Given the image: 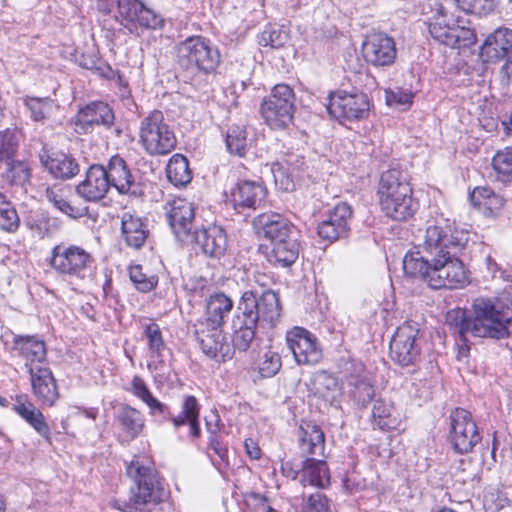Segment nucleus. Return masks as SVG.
Returning <instances> with one entry per match:
<instances>
[{"mask_svg":"<svg viewBox=\"0 0 512 512\" xmlns=\"http://www.w3.org/2000/svg\"><path fill=\"white\" fill-rule=\"evenodd\" d=\"M446 324L463 342L468 334L503 339L512 334V311L499 301L479 297L472 303V315L452 309L446 314Z\"/></svg>","mask_w":512,"mask_h":512,"instance_id":"nucleus-1","label":"nucleus"},{"mask_svg":"<svg viewBox=\"0 0 512 512\" xmlns=\"http://www.w3.org/2000/svg\"><path fill=\"white\" fill-rule=\"evenodd\" d=\"M442 234L436 252L429 258L432 260L429 286L434 289L463 288L470 282L469 272L458 255L467 247L470 240L469 233L457 229L452 224V230Z\"/></svg>","mask_w":512,"mask_h":512,"instance_id":"nucleus-2","label":"nucleus"},{"mask_svg":"<svg viewBox=\"0 0 512 512\" xmlns=\"http://www.w3.org/2000/svg\"><path fill=\"white\" fill-rule=\"evenodd\" d=\"M377 194L382 211L394 220H406L417 209L407 175L400 169L392 168L381 174Z\"/></svg>","mask_w":512,"mask_h":512,"instance_id":"nucleus-3","label":"nucleus"},{"mask_svg":"<svg viewBox=\"0 0 512 512\" xmlns=\"http://www.w3.org/2000/svg\"><path fill=\"white\" fill-rule=\"evenodd\" d=\"M126 470L137 487L132 490L129 502L115 503L117 509L123 512H149L147 505L157 504L166 497L161 478L152 465L135 458L127 465Z\"/></svg>","mask_w":512,"mask_h":512,"instance_id":"nucleus-4","label":"nucleus"},{"mask_svg":"<svg viewBox=\"0 0 512 512\" xmlns=\"http://www.w3.org/2000/svg\"><path fill=\"white\" fill-rule=\"evenodd\" d=\"M176 61L179 66L191 73L208 75L216 71L221 62V54L210 39L195 35L187 37L175 46Z\"/></svg>","mask_w":512,"mask_h":512,"instance_id":"nucleus-5","label":"nucleus"},{"mask_svg":"<svg viewBox=\"0 0 512 512\" xmlns=\"http://www.w3.org/2000/svg\"><path fill=\"white\" fill-rule=\"evenodd\" d=\"M49 264L64 279L84 281L92 277L94 259L78 245L60 243L53 247Z\"/></svg>","mask_w":512,"mask_h":512,"instance_id":"nucleus-6","label":"nucleus"},{"mask_svg":"<svg viewBox=\"0 0 512 512\" xmlns=\"http://www.w3.org/2000/svg\"><path fill=\"white\" fill-rule=\"evenodd\" d=\"M452 223L448 219H440L426 228L422 250L411 251L403 259V270L407 276L421 278L429 284L432 272L431 255L436 252L442 233H449Z\"/></svg>","mask_w":512,"mask_h":512,"instance_id":"nucleus-7","label":"nucleus"},{"mask_svg":"<svg viewBox=\"0 0 512 512\" xmlns=\"http://www.w3.org/2000/svg\"><path fill=\"white\" fill-rule=\"evenodd\" d=\"M139 139L143 149L152 156L166 155L174 150L177 144L172 127L159 110L150 112L141 120Z\"/></svg>","mask_w":512,"mask_h":512,"instance_id":"nucleus-8","label":"nucleus"},{"mask_svg":"<svg viewBox=\"0 0 512 512\" xmlns=\"http://www.w3.org/2000/svg\"><path fill=\"white\" fill-rule=\"evenodd\" d=\"M295 93L284 83L275 85L260 105V114L272 130H284L293 121Z\"/></svg>","mask_w":512,"mask_h":512,"instance_id":"nucleus-9","label":"nucleus"},{"mask_svg":"<svg viewBox=\"0 0 512 512\" xmlns=\"http://www.w3.org/2000/svg\"><path fill=\"white\" fill-rule=\"evenodd\" d=\"M237 308L248 316L250 321L252 319L264 328L275 327L282 312L279 296L272 290L263 291L260 295L253 291H245Z\"/></svg>","mask_w":512,"mask_h":512,"instance_id":"nucleus-10","label":"nucleus"},{"mask_svg":"<svg viewBox=\"0 0 512 512\" xmlns=\"http://www.w3.org/2000/svg\"><path fill=\"white\" fill-rule=\"evenodd\" d=\"M116 20L130 33L139 35L144 30L163 27V17L142 0H117Z\"/></svg>","mask_w":512,"mask_h":512,"instance_id":"nucleus-11","label":"nucleus"},{"mask_svg":"<svg viewBox=\"0 0 512 512\" xmlns=\"http://www.w3.org/2000/svg\"><path fill=\"white\" fill-rule=\"evenodd\" d=\"M431 36L438 42L453 47H466L475 42L473 30L460 25L459 20L448 17L442 7L429 24Z\"/></svg>","mask_w":512,"mask_h":512,"instance_id":"nucleus-12","label":"nucleus"},{"mask_svg":"<svg viewBox=\"0 0 512 512\" xmlns=\"http://www.w3.org/2000/svg\"><path fill=\"white\" fill-rule=\"evenodd\" d=\"M327 110L339 122L362 120L369 115L370 102L365 93L338 91L330 95Z\"/></svg>","mask_w":512,"mask_h":512,"instance_id":"nucleus-13","label":"nucleus"},{"mask_svg":"<svg viewBox=\"0 0 512 512\" xmlns=\"http://www.w3.org/2000/svg\"><path fill=\"white\" fill-rule=\"evenodd\" d=\"M481 440L477 425L472 414L463 409L456 408L450 414L449 442L452 448L459 454L472 451Z\"/></svg>","mask_w":512,"mask_h":512,"instance_id":"nucleus-14","label":"nucleus"},{"mask_svg":"<svg viewBox=\"0 0 512 512\" xmlns=\"http://www.w3.org/2000/svg\"><path fill=\"white\" fill-rule=\"evenodd\" d=\"M419 328L414 322L399 326L390 342V357L401 366L413 365L420 356Z\"/></svg>","mask_w":512,"mask_h":512,"instance_id":"nucleus-15","label":"nucleus"},{"mask_svg":"<svg viewBox=\"0 0 512 512\" xmlns=\"http://www.w3.org/2000/svg\"><path fill=\"white\" fill-rule=\"evenodd\" d=\"M286 343L298 365H314L322 357L317 338L302 327H293L286 333Z\"/></svg>","mask_w":512,"mask_h":512,"instance_id":"nucleus-16","label":"nucleus"},{"mask_svg":"<svg viewBox=\"0 0 512 512\" xmlns=\"http://www.w3.org/2000/svg\"><path fill=\"white\" fill-rule=\"evenodd\" d=\"M165 211L176 238L180 242L190 239L195 217L193 203L184 198H174L166 203Z\"/></svg>","mask_w":512,"mask_h":512,"instance_id":"nucleus-17","label":"nucleus"},{"mask_svg":"<svg viewBox=\"0 0 512 512\" xmlns=\"http://www.w3.org/2000/svg\"><path fill=\"white\" fill-rule=\"evenodd\" d=\"M196 338L203 353L216 361H226L234 354L233 347L227 341L221 327L199 324Z\"/></svg>","mask_w":512,"mask_h":512,"instance_id":"nucleus-18","label":"nucleus"},{"mask_svg":"<svg viewBox=\"0 0 512 512\" xmlns=\"http://www.w3.org/2000/svg\"><path fill=\"white\" fill-rule=\"evenodd\" d=\"M363 57L374 66H389L396 59L397 50L393 38L382 33L369 35L362 45Z\"/></svg>","mask_w":512,"mask_h":512,"instance_id":"nucleus-19","label":"nucleus"},{"mask_svg":"<svg viewBox=\"0 0 512 512\" xmlns=\"http://www.w3.org/2000/svg\"><path fill=\"white\" fill-rule=\"evenodd\" d=\"M352 209L346 203L337 204L326 218L319 223L317 233L320 238L330 242L345 237L349 230Z\"/></svg>","mask_w":512,"mask_h":512,"instance_id":"nucleus-20","label":"nucleus"},{"mask_svg":"<svg viewBox=\"0 0 512 512\" xmlns=\"http://www.w3.org/2000/svg\"><path fill=\"white\" fill-rule=\"evenodd\" d=\"M306 161L300 155H289L283 162L271 165L276 186L285 192L293 191L306 169Z\"/></svg>","mask_w":512,"mask_h":512,"instance_id":"nucleus-21","label":"nucleus"},{"mask_svg":"<svg viewBox=\"0 0 512 512\" xmlns=\"http://www.w3.org/2000/svg\"><path fill=\"white\" fill-rule=\"evenodd\" d=\"M114 113L104 102H94L81 109L76 115L75 130L78 133H88L95 126L111 127L114 123Z\"/></svg>","mask_w":512,"mask_h":512,"instance_id":"nucleus-22","label":"nucleus"},{"mask_svg":"<svg viewBox=\"0 0 512 512\" xmlns=\"http://www.w3.org/2000/svg\"><path fill=\"white\" fill-rule=\"evenodd\" d=\"M13 350L25 360L27 371L48 366L47 348L44 341L36 336L17 335L13 339Z\"/></svg>","mask_w":512,"mask_h":512,"instance_id":"nucleus-23","label":"nucleus"},{"mask_svg":"<svg viewBox=\"0 0 512 512\" xmlns=\"http://www.w3.org/2000/svg\"><path fill=\"white\" fill-rule=\"evenodd\" d=\"M27 372L30 376L31 388L34 396L42 406L52 407L59 398V393L56 381L49 366L32 368Z\"/></svg>","mask_w":512,"mask_h":512,"instance_id":"nucleus-24","label":"nucleus"},{"mask_svg":"<svg viewBox=\"0 0 512 512\" xmlns=\"http://www.w3.org/2000/svg\"><path fill=\"white\" fill-rule=\"evenodd\" d=\"M109 188L105 167L92 165L87 170L85 179L77 185L76 191L86 201L96 202L106 196Z\"/></svg>","mask_w":512,"mask_h":512,"instance_id":"nucleus-25","label":"nucleus"},{"mask_svg":"<svg viewBox=\"0 0 512 512\" xmlns=\"http://www.w3.org/2000/svg\"><path fill=\"white\" fill-rule=\"evenodd\" d=\"M266 188L259 181L242 180L230 191V202L235 209L261 207L266 197Z\"/></svg>","mask_w":512,"mask_h":512,"instance_id":"nucleus-26","label":"nucleus"},{"mask_svg":"<svg viewBox=\"0 0 512 512\" xmlns=\"http://www.w3.org/2000/svg\"><path fill=\"white\" fill-rule=\"evenodd\" d=\"M199 244L203 252L211 257L224 255L227 248V235L218 225H211L205 229L195 231L192 237Z\"/></svg>","mask_w":512,"mask_h":512,"instance_id":"nucleus-27","label":"nucleus"},{"mask_svg":"<svg viewBox=\"0 0 512 512\" xmlns=\"http://www.w3.org/2000/svg\"><path fill=\"white\" fill-rule=\"evenodd\" d=\"M13 411L24 419L41 437L51 441V432L43 413L25 396L17 397Z\"/></svg>","mask_w":512,"mask_h":512,"instance_id":"nucleus-28","label":"nucleus"},{"mask_svg":"<svg viewBox=\"0 0 512 512\" xmlns=\"http://www.w3.org/2000/svg\"><path fill=\"white\" fill-rule=\"evenodd\" d=\"M371 421L374 428L396 430L402 423V415L390 400L377 399L372 407Z\"/></svg>","mask_w":512,"mask_h":512,"instance_id":"nucleus-29","label":"nucleus"},{"mask_svg":"<svg viewBox=\"0 0 512 512\" xmlns=\"http://www.w3.org/2000/svg\"><path fill=\"white\" fill-rule=\"evenodd\" d=\"M200 405L194 396H186L181 406V412L177 415H170L167 410V419L170 420L174 428L178 429L183 425H189L190 435L193 438L200 436L201 430L199 426Z\"/></svg>","mask_w":512,"mask_h":512,"instance_id":"nucleus-30","label":"nucleus"},{"mask_svg":"<svg viewBox=\"0 0 512 512\" xmlns=\"http://www.w3.org/2000/svg\"><path fill=\"white\" fill-rule=\"evenodd\" d=\"M301 453L305 456H323L325 435L322 429L311 422L303 423L299 428Z\"/></svg>","mask_w":512,"mask_h":512,"instance_id":"nucleus-31","label":"nucleus"},{"mask_svg":"<svg viewBox=\"0 0 512 512\" xmlns=\"http://www.w3.org/2000/svg\"><path fill=\"white\" fill-rule=\"evenodd\" d=\"M121 430V436L125 441H132L137 438L145 427L144 415L129 405L123 406L115 418Z\"/></svg>","mask_w":512,"mask_h":512,"instance_id":"nucleus-32","label":"nucleus"},{"mask_svg":"<svg viewBox=\"0 0 512 512\" xmlns=\"http://www.w3.org/2000/svg\"><path fill=\"white\" fill-rule=\"evenodd\" d=\"M105 169L110 187H115L121 194L128 193L134 178L126 161L121 156L114 155L110 158Z\"/></svg>","mask_w":512,"mask_h":512,"instance_id":"nucleus-33","label":"nucleus"},{"mask_svg":"<svg viewBox=\"0 0 512 512\" xmlns=\"http://www.w3.org/2000/svg\"><path fill=\"white\" fill-rule=\"evenodd\" d=\"M248 316H246L242 311H236V314L233 318V347L238 349L239 351L245 352L247 351L253 340L256 336L257 324L254 320H249Z\"/></svg>","mask_w":512,"mask_h":512,"instance_id":"nucleus-34","label":"nucleus"},{"mask_svg":"<svg viewBox=\"0 0 512 512\" xmlns=\"http://www.w3.org/2000/svg\"><path fill=\"white\" fill-rule=\"evenodd\" d=\"M121 232L126 244L135 249L144 245L149 233L142 219L130 212H124L121 216Z\"/></svg>","mask_w":512,"mask_h":512,"instance_id":"nucleus-35","label":"nucleus"},{"mask_svg":"<svg viewBox=\"0 0 512 512\" xmlns=\"http://www.w3.org/2000/svg\"><path fill=\"white\" fill-rule=\"evenodd\" d=\"M312 390L315 396L329 405L339 406L342 397V387L334 376L326 372L317 374L313 380Z\"/></svg>","mask_w":512,"mask_h":512,"instance_id":"nucleus-36","label":"nucleus"},{"mask_svg":"<svg viewBox=\"0 0 512 512\" xmlns=\"http://www.w3.org/2000/svg\"><path fill=\"white\" fill-rule=\"evenodd\" d=\"M232 308L233 301L228 296L224 293H216L208 299L206 317L200 324L222 328Z\"/></svg>","mask_w":512,"mask_h":512,"instance_id":"nucleus-37","label":"nucleus"},{"mask_svg":"<svg viewBox=\"0 0 512 512\" xmlns=\"http://www.w3.org/2000/svg\"><path fill=\"white\" fill-rule=\"evenodd\" d=\"M301 483L306 486L326 488L330 484V472L324 460L307 458L301 470Z\"/></svg>","mask_w":512,"mask_h":512,"instance_id":"nucleus-38","label":"nucleus"},{"mask_svg":"<svg viewBox=\"0 0 512 512\" xmlns=\"http://www.w3.org/2000/svg\"><path fill=\"white\" fill-rule=\"evenodd\" d=\"M41 161L51 175L59 179H69L79 172V165L70 155L55 153L42 156Z\"/></svg>","mask_w":512,"mask_h":512,"instance_id":"nucleus-39","label":"nucleus"},{"mask_svg":"<svg viewBox=\"0 0 512 512\" xmlns=\"http://www.w3.org/2000/svg\"><path fill=\"white\" fill-rule=\"evenodd\" d=\"M470 201L474 207L484 215H496L504 205V199L488 187H476L470 194Z\"/></svg>","mask_w":512,"mask_h":512,"instance_id":"nucleus-40","label":"nucleus"},{"mask_svg":"<svg viewBox=\"0 0 512 512\" xmlns=\"http://www.w3.org/2000/svg\"><path fill=\"white\" fill-rule=\"evenodd\" d=\"M255 225L260 228L267 239H277L281 233H295V227L278 213H263L255 219Z\"/></svg>","mask_w":512,"mask_h":512,"instance_id":"nucleus-41","label":"nucleus"},{"mask_svg":"<svg viewBox=\"0 0 512 512\" xmlns=\"http://www.w3.org/2000/svg\"><path fill=\"white\" fill-rule=\"evenodd\" d=\"M5 169L2 172V179L10 186L24 187L30 182L31 169L24 160L15 159V157L3 161Z\"/></svg>","mask_w":512,"mask_h":512,"instance_id":"nucleus-42","label":"nucleus"},{"mask_svg":"<svg viewBox=\"0 0 512 512\" xmlns=\"http://www.w3.org/2000/svg\"><path fill=\"white\" fill-rule=\"evenodd\" d=\"M299 244L297 240H287L286 242L272 245L268 254V260L271 264L280 267H289L298 259Z\"/></svg>","mask_w":512,"mask_h":512,"instance_id":"nucleus-43","label":"nucleus"},{"mask_svg":"<svg viewBox=\"0 0 512 512\" xmlns=\"http://www.w3.org/2000/svg\"><path fill=\"white\" fill-rule=\"evenodd\" d=\"M129 391L148 406L150 415H163L167 413V406L152 395L141 377L137 375L133 377Z\"/></svg>","mask_w":512,"mask_h":512,"instance_id":"nucleus-44","label":"nucleus"},{"mask_svg":"<svg viewBox=\"0 0 512 512\" xmlns=\"http://www.w3.org/2000/svg\"><path fill=\"white\" fill-rule=\"evenodd\" d=\"M491 49L496 58L504 57L512 51V29L501 27L489 35L482 46V53L488 54Z\"/></svg>","mask_w":512,"mask_h":512,"instance_id":"nucleus-45","label":"nucleus"},{"mask_svg":"<svg viewBox=\"0 0 512 512\" xmlns=\"http://www.w3.org/2000/svg\"><path fill=\"white\" fill-rule=\"evenodd\" d=\"M166 175L174 186H186L192 179L188 159L181 154H174L167 163Z\"/></svg>","mask_w":512,"mask_h":512,"instance_id":"nucleus-46","label":"nucleus"},{"mask_svg":"<svg viewBox=\"0 0 512 512\" xmlns=\"http://www.w3.org/2000/svg\"><path fill=\"white\" fill-rule=\"evenodd\" d=\"M70 189L66 186H52L47 188L46 197L48 201L60 212L72 218H78L83 215L79 207L71 205L68 201Z\"/></svg>","mask_w":512,"mask_h":512,"instance_id":"nucleus-47","label":"nucleus"},{"mask_svg":"<svg viewBox=\"0 0 512 512\" xmlns=\"http://www.w3.org/2000/svg\"><path fill=\"white\" fill-rule=\"evenodd\" d=\"M282 367L280 353L272 346L266 347L258 359V371L262 377L275 376Z\"/></svg>","mask_w":512,"mask_h":512,"instance_id":"nucleus-48","label":"nucleus"},{"mask_svg":"<svg viewBox=\"0 0 512 512\" xmlns=\"http://www.w3.org/2000/svg\"><path fill=\"white\" fill-rule=\"evenodd\" d=\"M20 138V132L15 128L0 130V162L15 157Z\"/></svg>","mask_w":512,"mask_h":512,"instance_id":"nucleus-49","label":"nucleus"},{"mask_svg":"<svg viewBox=\"0 0 512 512\" xmlns=\"http://www.w3.org/2000/svg\"><path fill=\"white\" fill-rule=\"evenodd\" d=\"M350 390L353 398L360 404L366 405L374 396V389L366 376L357 375L350 376L348 379Z\"/></svg>","mask_w":512,"mask_h":512,"instance_id":"nucleus-50","label":"nucleus"},{"mask_svg":"<svg viewBox=\"0 0 512 512\" xmlns=\"http://www.w3.org/2000/svg\"><path fill=\"white\" fill-rule=\"evenodd\" d=\"M20 224V219L16 209L9 202L6 196L0 193V229L13 233Z\"/></svg>","mask_w":512,"mask_h":512,"instance_id":"nucleus-51","label":"nucleus"},{"mask_svg":"<svg viewBox=\"0 0 512 512\" xmlns=\"http://www.w3.org/2000/svg\"><path fill=\"white\" fill-rule=\"evenodd\" d=\"M24 104L31 113V118L34 121H42L49 117L51 114L54 103L49 97H25Z\"/></svg>","mask_w":512,"mask_h":512,"instance_id":"nucleus-52","label":"nucleus"},{"mask_svg":"<svg viewBox=\"0 0 512 512\" xmlns=\"http://www.w3.org/2000/svg\"><path fill=\"white\" fill-rule=\"evenodd\" d=\"M414 94L409 89L400 87L385 90L386 103L390 107L407 110L413 103Z\"/></svg>","mask_w":512,"mask_h":512,"instance_id":"nucleus-53","label":"nucleus"},{"mask_svg":"<svg viewBox=\"0 0 512 512\" xmlns=\"http://www.w3.org/2000/svg\"><path fill=\"white\" fill-rule=\"evenodd\" d=\"M492 165L504 182L512 180V147L499 151L492 159Z\"/></svg>","mask_w":512,"mask_h":512,"instance_id":"nucleus-54","label":"nucleus"},{"mask_svg":"<svg viewBox=\"0 0 512 512\" xmlns=\"http://www.w3.org/2000/svg\"><path fill=\"white\" fill-rule=\"evenodd\" d=\"M129 276L135 287L145 293L153 290L158 283V277L144 273L141 265L131 266Z\"/></svg>","mask_w":512,"mask_h":512,"instance_id":"nucleus-55","label":"nucleus"},{"mask_svg":"<svg viewBox=\"0 0 512 512\" xmlns=\"http://www.w3.org/2000/svg\"><path fill=\"white\" fill-rule=\"evenodd\" d=\"M456 3L463 12L479 16L493 12L496 7V0H456Z\"/></svg>","mask_w":512,"mask_h":512,"instance_id":"nucleus-56","label":"nucleus"},{"mask_svg":"<svg viewBox=\"0 0 512 512\" xmlns=\"http://www.w3.org/2000/svg\"><path fill=\"white\" fill-rule=\"evenodd\" d=\"M144 335L147 339V344L151 355L160 357L165 349V343L162 338L161 330L156 323H149L144 327Z\"/></svg>","mask_w":512,"mask_h":512,"instance_id":"nucleus-57","label":"nucleus"},{"mask_svg":"<svg viewBox=\"0 0 512 512\" xmlns=\"http://www.w3.org/2000/svg\"><path fill=\"white\" fill-rule=\"evenodd\" d=\"M226 145L231 153L243 156L247 148L245 130L240 127L231 128L227 133Z\"/></svg>","mask_w":512,"mask_h":512,"instance_id":"nucleus-58","label":"nucleus"},{"mask_svg":"<svg viewBox=\"0 0 512 512\" xmlns=\"http://www.w3.org/2000/svg\"><path fill=\"white\" fill-rule=\"evenodd\" d=\"M288 40V35L285 31L280 29H267L261 34L260 44L270 46L272 48H279L285 45Z\"/></svg>","mask_w":512,"mask_h":512,"instance_id":"nucleus-59","label":"nucleus"},{"mask_svg":"<svg viewBox=\"0 0 512 512\" xmlns=\"http://www.w3.org/2000/svg\"><path fill=\"white\" fill-rule=\"evenodd\" d=\"M245 502L250 512H277L270 506L265 496L257 493L249 494Z\"/></svg>","mask_w":512,"mask_h":512,"instance_id":"nucleus-60","label":"nucleus"},{"mask_svg":"<svg viewBox=\"0 0 512 512\" xmlns=\"http://www.w3.org/2000/svg\"><path fill=\"white\" fill-rule=\"evenodd\" d=\"M508 499L499 494L487 493L484 496L483 506L485 512H500L508 506Z\"/></svg>","mask_w":512,"mask_h":512,"instance_id":"nucleus-61","label":"nucleus"},{"mask_svg":"<svg viewBox=\"0 0 512 512\" xmlns=\"http://www.w3.org/2000/svg\"><path fill=\"white\" fill-rule=\"evenodd\" d=\"M306 512H329V502L322 493H315L308 497L306 503Z\"/></svg>","mask_w":512,"mask_h":512,"instance_id":"nucleus-62","label":"nucleus"},{"mask_svg":"<svg viewBox=\"0 0 512 512\" xmlns=\"http://www.w3.org/2000/svg\"><path fill=\"white\" fill-rule=\"evenodd\" d=\"M214 417L216 418L215 424H212L210 421L206 422L207 429H208L209 433L211 434L210 438H209V443H210L211 448L214 450V452L222 460H224L227 457V450L221 446V444L217 438V432L219 430V427H218L219 420H218L217 415H214Z\"/></svg>","mask_w":512,"mask_h":512,"instance_id":"nucleus-63","label":"nucleus"},{"mask_svg":"<svg viewBox=\"0 0 512 512\" xmlns=\"http://www.w3.org/2000/svg\"><path fill=\"white\" fill-rule=\"evenodd\" d=\"M500 74L502 81L507 84L512 83V54L506 59L505 63L501 67Z\"/></svg>","mask_w":512,"mask_h":512,"instance_id":"nucleus-64","label":"nucleus"}]
</instances>
